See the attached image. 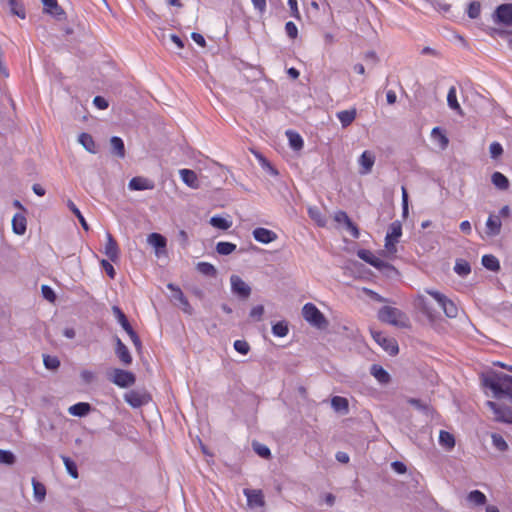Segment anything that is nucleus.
I'll return each mask as SVG.
<instances>
[{
	"mask_svg": "<svg viewBox=\"0 0 512 512\" xmlns=\"http://www.w3.org/2000/svg\"><path fill=\"white\" fill-rule=\"evenodd\" d=\"M378 319L386 324H390L392 326L398 328H409L410 320L406 313L401 311L398 308L391 306H383L378 311Z\"/></svg>",
	"mask_w": 512,
	"mask_h": 512,
	"instance_id": "1",
	"label": "nucleus"
},
{
	"mask_svg": "<svg viewBox=\"0 0 512 512\" xmlns=\"http://www.w3.org/2000/svg\"><path fill=\"white\" fill-rule=\"evenodd\" d=\"M302 314L304 319L311 325L324 329L327 327L328 322L321 311L312 303H307L303 306Z\"/></svg>",
	"mask_w": 512,
	"mask_h": 512,
	"instance_id": "2",
	"label": "nucleus"
},
{
	"mask_svg": "<svg viewBox=\"0 0 512 512\" xmlns=\"http://www.w3.org/2000/svg\"><path fill=\"white\" fill-rule=\"evenodd\" d=\"M425 292L435 299L447 317L455 318L457 316L458 308L452 300L448 299L444 294L433 289H425Z\"/></svg>",
	"mask_w": 512,
	"mask_h": 512,
	"instance_id": "3",
	"label": "nucleus"
},
{
	"mask_svg": "<svg viewBox=\"0 0 512 512\" xmlns=\"http://www.w3.org/2000/svg\"><path fill=\"white\" fill-rule=\"evenodd\" d=\"M401 235L402 225L400 221L392 222L385 237V248L389 254L394 255L397 252L396 244L398 243Z\"/></svg>",
	"mask_w": 512,
	"mask_h": 512,
	"instance_id": "4",
	"label": "nucleus"
},
{
	"mask_svg": "<svg viewBox=\"0 0 512 512\" xmlns=\"http://www.w3.org/2000/svg\"><path fill=\"white\" fill-rule=\"evenodd\" d=\"M373 339L391 356L398 354L399 347L394 338L387 337L383 332L371 330Z\"/></svg>",
	"mask_w": 512,
	"mask_h": 512,
	"instance_id": "5",
	"label": "nucleus"
},
{
	"mask_svg": "<svg viewBox=\"0 0 512 512\" xmlns=\"http://www.w3.org/2000/svg\"><path fill=\"white\" fill-rule=\"evenodd\" d=\"M492 18L496 24L512 26V3H504L499 5L495 9Z\"/></svg>",
	"mask_w": 512,
	"mask_h": 512,
	"instance_id": "6",
	"label": "nucleus"
},
{
	"mask_svg": "<svg viewBox=\"0 0 512 512\" xmlns=\"http://www.w3.org/2000/svg\"><path fill=\"white\" fill-rule=\"evenodd\" d=\"M110 380L115 385H117L121 388H127V387L132 386L135 383L136 377L130 371L115 368L112 372V376L110 377Z\"/></svg>",
	"mask_w": 512,
	"mask_h": 512,
	"instance_id": "7",
	"label": "nucleus"
},
{
	"mask_svg": "<svg viewBox=\"0 0 512 512\" xmlns=\"http://www.w3.org/2000/svg\"><path fill=\"white\" fill-rule=\"evenodd\" d=\"M124 400L133 408H140L147 404L151 397L145 391L130 390L124 394Z\"/></svg>",
	"mask_w": 512,
	"mask_h": 512,
	"instance_id": "8",
	"label": "nucleus"
},
{
	"mask_svg": "<svg viewBox=\"0 0 512 512\" xmlns=\"http://www.w3.org/2000/svg\"><path fill=\"white\" fill-rule=\"evenodd\" d=\"M486 405L495 414V421L512 424V409L510 407L499 405L493 401H487Z\"/></svg>",
	"mask_w": 512,
	"mask_h": 512,
	"instance_id": "9",
	"label": "nucleus"
},
{
	"mask_svg": "<svg viewBox=\"0 0 512 512\" xmlns=\"http://www.w3.org/2000/svg\"><path fill=\"white\" fill-rule=\"evenodd\" d=\"M357 256L378 270L386 271L393 269L390 264L376 257L370 250L360 249L357 252Z\"/></svg>",
	"mask_w": 512,
	"mask_h": 512,
	"instance_id": "10",
	"label": "nucleus"
},
{
	"mask_svg": "<svg viewBox=\"0 0 512 512\" xmlns=\"http://www.w3.org/2000/svg\"><path fill=\"white\" fill-rule=\"evenodd\" d=\"M231 289L234 294L242 298H248L251 294L250 286L245 283L239 276L232 275L230 277Z\"/></svg>",
	"mask_w": 512,
	"mask_h": 512,
	"instance_id": "11",
	"label": "nucleus"
},
{
	"mask_svg": "<svg viewBox=\"0 0 512 512\" xmlns=\"http://www.w3.org/2000/svg\"><path fill=\"white\" fill-rule=\"evenodd\" d=\"M147 242L155 248V253L159 257L166 253V238L159 233H151L148 235Z\"/></svg>",
	"mask_w": 512,
	"mask_h": 512,
	"instance_id": "12",
	"label": "nucleus"
},
{
	"mask_svg": "<svg viewBox=\"0 0 512 512\" xmlns=\"http://www.w3.org/2000/svg\"><path fill=\"white\" fill-rule=\"evenodd\" d=\"M244 495L247 497V504L251 508L263 507L265 504L261 490L244 489Z\"/></svg>",
	"mask_w": 512,
	"mask_h": 512,
	"instance_id": "13",
	"label": "nucleus"
},
{
	"mask_svg": "<svg viewBox=\"0 0 512 512\" xmlns=\"http://www.w3.org/2000/svg\"><path fill=\"white\" fill-rule=\"evenodd\" d=\"M253 237L260 243L268 244L277 239V234L272 230L259 227L253 230Z\"/></svg>",
	"mask_w": 512,
	"mask_h": 512,
	"instance_id": "14",
	"label": "nucleus"
},
{
	"mask_svg": "<svg viewBox=\"0 0 512 512\" xmlns=\"http://www.w3.org/2000/svg\"><path fill=\"white\" fill-rule=\"evenodd\" d=\"M107 242L105 244V255L109 258L110 261L116 262L119 259V248L116 240L110 233L106 234Z\"/></svg>",
	"mask_w": 512,
	"mask_h": 512,
	"instance_id": "15",
	"label": "nucleus"
},
{
	"mask_svg": "<svg viewBox=\"0 0 512 512\" xmlns=\"http://www.w3.org/2000/svg\"><path fill=\"white\" fill-rule=\"evenodd\" d=\"M128 187L130 190H136V191L151 190L154 188V183H153V181H151L147 178L137 176V177H133L129 181Z\"/></svg>",
	"mask_w": 512,
	"mask_h": 512,
	"instance_id": "16",
	"label": "nucleus"
},
{
	"mask_svg": "<svg viewBox=\"0 0 512 512\" xmlns=\"http://www.w3.org/2000/svg\"><path fill=\"white\" fill-rule=\"evenodd\" d=\"M115 353L124 365L128 366L132 363V356L127 346L118 337H116Z\"/></svg>",
	"mask_w": 512,
	"mask_h": 512,
	"instance_id": "17",
	"label": "nucleus"
},
{
	"mask_svg": "<svg viewBox=\"0 0 512 512\" xmlns=\"http://www.w3.org/2000/svg\"><path fill=\"white\" fill-rule=\"evenodd\" d=\"M182 181L190 188L198 189L200 187V182L198 180L197 174L190 169H181L179 171Z\"/></svg>",
	"mask_w": 512,
	"mask_h": 512,
	"instance_id": "18",
	"label": "nucleus"
},
{
	"mask_svg": "<svg viewBox=\"0 0 512 512\" xmlns=\"http://www.w3.org/2000/svg\"><path fill=\"white\" fill-rule=\"evenodd\" d=\"M502 223L499 216L490 215L486 222V234L494 237L500 234Z\"/></svg>",
	"mask_w": 512,
	"mask_h": 512,
	"instance_id": "19",
	"label": "nucleus"
},
{
	"mask_svg": "<svg viewBox=\"0 0 512 512\" xmlns=\"http://www.w3.org/2000/svg\"><path fill=\"white\" fill-rule=\"evenodd\" d=\"M42 4L44 6V12L48 13L57 19H61L65 12L64 10L58 5L57 0H41Z\"/></svg>",
	"mask_w": 512,
	"mask_h": 512,
	"instance_id": "20",
	"label": "nucleus"
},
{
	"mask_svg": "<svg viewBox=\"0 0 512 512\" xmlns=\"http://www.w3.org/2000/svg\"><path fill=\"white\" fill-rule=\"evenodd\" d=\"M359 163L362 167L361 173L368 174L375 163V156L369 151H364L359 158Z\"/></svg>",
	"mask_w": 512,
	"mask_h": 512,
	"instance_id": "21",
	"label": "nucleus"
},
{
	"mask_svg": "<svg viewBox=\"0 0 512 512\" xmlns=\"http://www.w3.org/2000/svg\"><path fill=\"white\" fill-rule=\"evenodd\" d=\"M92 407L87 402H79L68 408L69 414L77 417H84L89 414Z\"/></svg>",
	"mask_w": 512,
	"mask_h": 512,
	"instance_id": "22",
	"label": "nucleus"
},
{
	"mask_svg": "<svg viewBox=\"0 0 512 512\" xmlns=\"http://www.w3.org/2000/svg\"><path fill=\"white\" fill-rule=\"evenodd\" d=\"M337 118L341 122V125L343 128L348 127L352 124V122L355 120L357 116V111L355 108H352L350 110H343L339 111L336 114Z\"/></svg>",
	"mask_w": 512,
	"mask_h": 512,
	"instance_id": "23",
	"label": "nucleus"
},
{
	"mask_svg": "<svg viewBox=\"0 0 512 512\" xmlns=\"http://www.w3.org/2000/svg\"><path fill=\"white\" fill-rule=\"evenodd\" d=\"M27 221L24 215L15 214L12 219V230L17 235H23L26 232Z\"/></svg>",
	"mask_w": 512,
	"mask_h": 512,
	"instance_id": "24",
	"label": "nucleus"
},
{
	"mask_svg": "<svg viewBox=\"0 0 512 512\" xmlns=\"http://www.w3.org/2000/svg\"><path fill=\"white\" fill-rule=\"evenodd\" d=\"M370 372L381 384H387L391 380L389 373L380 365H372Z\"/></svg>",
	"mask_w": 512,
	"mask_h": 512,
	"instance_id": "25",
	"label": "nucleus"
},
{
	"mask_svg": "<svg viewBox=\"0 0 512 512\" xmlns=\"http://www.w3.org/2000/svg\"><path fill=\"white\" fill-rule=\"evenodd\" d=\"M332 408L341 414H347L349 411V402L346 398L341 396H334L331 399Z\"/></svg>",
	"mask_w": 512,
	"mask_h": 512,
	"instance_id": "26",
	"label": "nucleus"
},
{
	"mask_svg": "<svg viewBox=\"0 0 512 512\" xmlns=\"http://www.w3.org/2000/svg\"><path fill=\"white\" fill-rule=\"evenodd\" d=\"M111 153L119 158L125 157V146L123 140L118 136L110 139Z\"/></svg>",
	"mask_w": 512,
	"mask_h": 512,
	"instance_id": "27",
	"label": "nucleus"
},
{
	"mask_svg": "<svg viewBox=\"0 0 512 512\" xmlns=\"http://www.w3.org/2000/svg\"><path fill=\"white\" fill-rule=\"evenodd\" d=\"M491 181L493 185L501 191H505L509 188L510 182L508 178L501 172H494L491 176Z\"/></svg>",
	"mask_w": 512,
	"mask_h": 512,
	"instance_id": "28",
	"label": "nucleus"
},
{
	"mask_svg": "<svg viewBox=\"0 0 512 512\" xmlns=\"http://www.w3.org/2000/svg\"><path fill=\"white\" fill-rule=\"evenodd\" d=\"M79 143L90 153L95 154L97 152L96 145L93 137L88 133H81L78 137Z\"/></svg>",
	"mask_w": 512,
	"mask_h": 512,
	"instance_id": "29",
	"label": "nucleus"
},
{
	"mask_svg": "<svg viewBox=\"0 0 512 512\" xmlns=\"http://www.w3.org/2000/svg\"><path fill=\"white\" fill-rule=\"evenodd\" d=\"M112 312L115 316V318L117 319V321L119 322V324L121 325V327L128 333V331H132L133 328L132 326L130 325L126 315L124 314V312L118 307V306H113L112 307Z\"/></svg>",
	"mask_w": 512,
	"mask_h": 512,
	"instance_id": "30",
	"label": "nucleus"
},
{
	"mask_svg": "<svg viewBox=\"0 0 512 512\" xmlns=\"http://www.w3.org/2000/svg\"><path fill=\"white\" fill-rule=\"evenodd\" d=\"M32 486H33V494L34 499L41 503L45 500L46 497V487L41 482L37 481L35 478L32 479Z\"/></svg>",
	"mask_w": 512,
	"mask_h": 512,
	"instance_id": "31",
	"label": "nucleus"
},
{
	"mask_svg": "<svg viewBox=\"0 0 512 512\" xmlns=\"http://www.w3.org/2000/svg\"><path fill=\"white\" fill-rule=\"evenodd\" d=\"M447 103L452 110L456 111L460 115H463L462 109L457 101L456 88L454 86L449 88L447 94Z\"/></svg>",
	"mask_w": 512,
	"mask_h": 512,
	"instance_id": "32",
	"label": "nucleus"
},
{
	"mask_svg": "<svg viewBox=\"0 0 512 512\" xmlns=\"http://www.w3.org/2000/svg\"><path fill=\"white\" fill-rule=\"evenodd\" d=\"M482 265L493 272H497L500 270V262L499 260L491 254L484 255L482 257Z\"/></svg>",
	"mask_w": 512,
	"mask_h": 512,
	"instance_id": "33",
	"label": "nucleus"
},
{
	"mask_svg": "<svg viewBox=\"0 0 512 512\" xmlns=\"http://www.w3.org/2000/svg\"><path fill=\"white\" fill-rule=\"evenodd\" d=\"M286 135L289 140V144L292 149L298 151L303 148V139L302 137L295 131L287 130Z\"/></svg>",
	"mask_w": 512,
	"mask_h": 512,
	"instance_id": "34",
	"label": "nucleus"
},
{
	"mask_svg": "<svg viewBox=\"0 0 512 512\" xmlns=\"http://www.w3.org/2000/svg\"><path fill=\"white\" fill-rule=\"evenodd\" d=\"M439 443L447 450H451L455 446V438L451 433L441 430L439 434Z\"/></svg>",
	"mask_w": 512,
	"mask_h": 512,
	"instance_id": "35",
	"label": "nucleus"
},
{
	"mask_svg": "<svg viewBox=\"0 0 512 512\" xmlns=\"http://www.w3.org/2000/svg\"><path fill=\"white\" fill-rule=\"evenodd\" d=\"M198 272L208 277H217V269L208 262H199L196 266Z\"/></svg>",
	"mask_w": 512,
	"mask_h": 512,
	"instance_id": "36",
	"label": "nucleus"
},
{
	"mask_svg": "<svg viewBox=\"0 0 512 512\" xmlns=\"http://www.w3.org/2000/svg\"><path fill=\"white\" fill-rule=\"evenodd\" d=\"M61 459L64 463L67 473L73 478L77 479L79 477L77 464L67 456L61 455Z\"/></svg>",
	"mask_w": 512,
	"mask_h": 512,
	"instance_id": "37",
	"label": "nucleus"
},
{
	"mask_svg": "<svg viewBox=\"0 0 512 512\" xmlns=\"http://www.w3.org/2000/svg\"><path fill=\"white\" fill-rule=\"evenodd\" d=\"M67 207L69 208V210L77 217V219L79 220L82 228L85 230V231H88L89 230V225L88 223L86 222L84 216L82 215V213L80 212V210L77 208V206L73 203V201L71 200H68L67 201Z\"/></svg>",
	"mask_w": 512,
	"mask_h": 512,
	"instance_id": "38",
	"label": "nucleus"
},
{
	"mask_svg": "<svg viewBox=\"0 0 512 512\" xmlns=\"http://www.w3.org/2000/svg\"><path fill=\"white\" fill-rule=\"evenodd\" d=\"M467 500L474 505L480 506L486 503V496L479 490H473L468 494Z\"/></svg>",
	"mask_w": 512,
	"mask_h": 512,
	"instance_id": "39",
	"label": "nucleus"
},
{
	"mask_svg": "<svg viewBox=\"0 0 512 512\" xmlns=\"http://www.w3.org/2000/svg\"><path fill=\"white\" fill-rule=\"evenodd\" d=\"M309 217L314 220L318 226L324 227L326 225V219L317 207L308 208Z\"/></svg>",
	"mask_w": 512,
	"mask_h": 512,
	"instance_id": "40",
	"label": "nucleus"
},
{
	"mask_svg": "<svg viewBox=\"0 0 512 512\" xmlns=\"http://www.w3.org/2000/svg\"><path fill=\"white\" fill-rule=\"evenodd\" d=\"M454 271L461 277L467 276L471 272L470 264L463 260L458 259L455 263Z\"/></svg>",
	"mask_w": 512,
	"mask_h": 512,
	"instance_id": "41",
	"label": "nucleus"
},
{
	"mask_svg": "<svg viewBox=\"0 0 512 512\" xmlns=\"http://www.w3.org/2000/svg\"><path fill=\"white\" fill-rule=\"evenodd\" d=\"M210 224L215 228L227 230L231 227L232 222L221 216H213L210 219Z\"/></svg>",
	"mask_w": 512,
	"mask_h": 512,
	"instance_id": "42",
	"label": "nucleus"
},
{
	"mask_svg": "<svg viewBox=\"0 0 512 512\" xmlns=\"http://www.w3.org/2000/svg\"><path fill=\"white\" fill-rule=\"evenodd\" d=\"M288 332V324L285 321H279L272 326V333L277 337H285Z\"/></svg>",
	"mask_w": 512,
	"mask_h": 512,
	"instance_id": "43",
	"label": "nucleus"
},
{
	"mask_svg": "<svg viewBox=\"0 0 512 512\" xmlns=\"http://www.w3.org/2000/svg\"><path fill=\"white\" fill-rule=\"evenodd\" d=\"M6 7L9 8L12 14L17 15L20 18H25V11L19 0L10 1Z\"/></svg>",
	"mask_w": 512,
	"mask_h": 512,
	"instance_id": "44",
	"label": "nucleus"
},
{
	"mask_svg": "<svg viewBox=\"0 0 512 512\" xmlns=\"http://www.w3.org/2000/svg\"><path fill=\"white\" fill-rule=\"evenodd\" d=\"M236 250V245L230 242H218L216 251L220 255H229Z\"/></svg>",
	"mask_w": 512,
	"mask_h": 512,
	"instance_id": "45",
	"label": "nucleus"
},
{
	"mask_svg": "<svg viewBox=\"0 0 512 512\" xmlns=\"http://www.w3.org/2000/svg\"><path fill=\"white\" fill-rule=\"evenodd\" d=\"M167 288L173 292V297L175 299L179 300L183 306H189V302H188L187 298L184 296V294L180 288H178L177 286H175L172 283H169L167 285Z\"/></svg>",
	"mask_w": 512,
	"mask_h": 512,
	"instance_id": "46",
	"label": "nucleus"
},
{
	"mask_svg": "<svg viewBox=\"0 0 512 512\" xmlns=\"http://www.w3.org/2000/svg\"><path fill=\"white\" fill-rule=\"evenodd\" d=\"M491 438H492L493 446L497 450L504 452L508 449L507 442L504 440V438L500 434L492 433Z\"/></svg>",
	"mask_w": 512,
	"mask_h": 512,
	"instance_id": "47",
	"label": "nucleus"
},
{
	"mask_svg": "<svg viewBox=\"0 0 512 512\" xmlns=\"http://www.w3.org/2000/svg\"><path fill=\"white\" fill-rule=\"evenodd\" d=\"M481 13V4L479 1H472L468 5L467 14L469 18L476 19L480 16Z\"/></svg>",
	"mask_w": 512,
	"mask_h": 512,
	"instance_id": "48",
	"label": "nucleus"
},
{
	"mask_svg": "<svg viewBox=\"0 0 512 512\" xmlns=\"http://www.w3.org/2000/svg\"><path fill=\"white\" fill-rule=\"evenodd\" d=\"M16 462L15 455L8 450L0 449V463L5 465H13Z\"/></svg>",
	"mask_w": 512,
	"mask_h": 512,
	"instance_id": "49",
	"label": "nucleus"
},
{
	"mask_svg": "<svg viewBox=\"0 0 512 512\" xmlns=\"http://www.w3.org/2000/svg\"><path fill=\"white\" fill-rule=\"evenodd\" d=\"M44 366L49 370H57L60 366V361L55 356L44 355Z\"/></svg>",
	"mask_w": 512,
	"mask_h": 512,
	"instance_id": "50",
	"label": "nucleus"
},
{
	"mask_svg": "<svg viewBox=\"0 0 512 512\" xmlns=\"http://www.w3.org/2000/svg\"><path fill=\"white\" fill-rule=\"evenodd\" d=\"M253 449L262 458L268 459L271 456L270 449L261 443H253Z\"/></svg>",
	"mask_w": 512,
	"mask_h": 512,
	"instance_id": "51",
	"label": "nucleus"
},
{
	"mask_svg": "<svg viewBox=\"0 0 512 512\" xmlns=\"http://www.w3.org/2000/svg\"><path fill=\"white\" fill-rule=\"evenodd\" d=\"M234 349L237 352H239V353H241L243 355H246L250 351V345L245 340H236L234 342Z\"/></svg>",
	"mask_w": 512,
	"mask_h": 512,
	"instance_id": "52",
	"label": "nucleus"
},
{
	"mask_svg": "<svg viewBox=\"0 0 512 512\" xmlns=\"http://www.w3.org/2000/svg\"><path fill=\"white\" fill-rule=\"evenodd\" d=\"M489 152H490L491 158L497 159L498 157H500L503 154V148L500 143L493 142L490 144Z\"/></svg>",
	"mask_w": 512,
	"mask_h": 512,
	"instance_id": "53",
	"label": "nucleus"
},
{
	"mask_svg": "<svg viewBox=\"0 0 512 512\" xmlns=\"http://www.w3.org/2000/svg\"><path fill=\"white\" fill-rule=\"evenodd\" d=\"M419 300H420V309H421V311L426 316H428L430 319H433L435 317L434 311L432 310V308L430 307L428 302L425 301V299L422 296L419 297Z\"/></svg>",
	"mask_w": 512,
	"mask_h": 512,
	"instance_id": "54",
	"label": "nucleus"
},
{
	"mask_svg": "<svg viewBox=\"0 0 512 512\" xmlns=\"http://www.w3.org/2000/svg\"><path fill=\"white\" fill-rule=\"evenodd\" d=\"M41 292H42L43 297L46 300H48L50 302H54L56 300V294L50 286L42 285Z\"/></svg>",
	"mask_w": 512,
	"mask_h": 512,
	"instance_id": "55",
	"label": "nucleus"
},
{
	"mask_svg": "<svg viewBox=\"0 0 512 512\" xmlns=\"http://www.w3.org/2000/svg\"><path fill=\"white\" fill-rule=\"evenodd\" d=\"M101 266L102 268L105 270V272L107 273V275L111 278V279H114L115 275H116V272H115V269L114 267L112 266V264L108 261V260H101Z\"/></svg>",
	"mask_w": 512,
	"mask_h": 512,
	"instance_id": "56",
	"label": "nucleus"
},
{
	"mask_svg": "<svg viewBox=\"0 0 512 512\" xmlns=\"http://www.w3.org/2000/svg\"><path fill=\"white\" fill-rule=\"evenodd\" d=\"M285 31L291 39H295L298 35V29L292 21L286 23Z\"/></svg>",
	"mask_w": 512,
	"mask_h": 512,
	"instance_id": "57",
	"label": "nucleus"
},
{
	"mask_svg": "<svg viewBox=\"0 0 512 512\" xmlns=\"http://www.w3.org/2000/svg\"><path fill=\"white\" fill-rule=\"evenodd\" d=\"M264 314V307L262 305H257L253 307L250 311V317L254 320H261L262 316Z\"/></svg>",
	"mask_w": 512,
	"mask_h": 512,
	"instance_id": "58",
	"label": "nucleus"
},
{
	"mask_svg": "<svg viewBox=\"0 0 512 512\" xmlns=\"http://www.w3.org/2000/svg\"><path fill=\"white\" fill-rule=\"evenodd\" d=\"M346 229L350 232L352 237L359 238L360 232L358 227L349 219L345 224Z\"/></svg>",
	"mask_w": 512,
	"mask_h": 512,
	"instance_id": "59",
	"label": "nucleus"
},
{
	"mask_svg": "<svg viewBox=\"0 0 512 512\" xmlns=\"http://www.w3.org/2000/svg\"><path fill=\"white\" fill-rule=\"evenodd\" d=\"M93 103L98 109H101V110L108 108V105H109L108 101L102 96H96L93 99Z\"/></svg>",
	"mask_w": 512,
	"mask_h": 512,
	"instance_id": "60",
	"label": "nucleus"
},
{
	"mask_svg": "<svg viewBox=\"0 0 512 512\" xmlns=\"http://www.w3.org/2000/svg\"><path fill=\"white\" fill-rule=\"evenodd\" d=\"M349 216L347 215L346 212L344 211H338L335 213L334 215V220L337 222V223H343L345 224L347 221H349Z\"/></svg>",
	"mask_w": 512,
	"mask_h": 512,
	"instance_id": "61",
	"label": "nucleus"
},
{
	"mask_svg": "<svg viewBox=\"0 0 512 512\" xmlns=\"http://www.w3.org/2000/svg\"><path fill=\"white\" fill-rule=\"evenodd\" d=\"M391 466H392L393 470L398 474H403L407 470L406 465L400 461L392 462Z\"/></svg>",
	"mask_w": 512,
	"mask_h": 512,
	"instance_id": "62",
	"label": "nucleus"
},
{
	"mask_svg": "<svg viewBox=\"0 0 512 512\" xmlns=\"http://www.w3.org/2000/svg\"><path fill=\"white\" fill-rule=\"evenodd\" d=\"M407 402L418 410H425L427 408V406L422 403L421 400L416 398H408Z\"/></svg>",
	"mask_w": 512,
	"mask_h": 512,
	"instance_id": "63",
	"label": "nucleus"
},
{
	"mask_svg": "<svg viewBox=\"0 0 512 512\" xmlns=\"http://www.w3.org/2000/svg\"><path fill=\"white\" fill-rule=\"evenodd\" d=\"M255 9H257L261 14L266 10V0H251Z\"/></svg>",
	"mask_w": 512,
	"mask_h": 512,
	"instance_id": "64",
	"label": "nucleus"
}]
</instances>
